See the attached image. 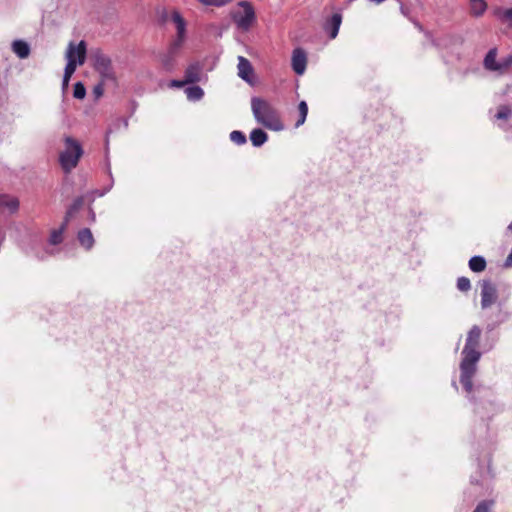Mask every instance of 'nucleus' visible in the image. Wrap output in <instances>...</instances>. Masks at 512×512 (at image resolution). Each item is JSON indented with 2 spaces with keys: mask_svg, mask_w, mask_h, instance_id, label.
I'll return each mask as SVG.
<instances>
[{
  "mask_svg": "<svg viewBox=\"0 0 512 512\" xmlns=\"http://www.w3.org/2000/svg\"><path fill=\"white\" fill-rule=\"evenodd\" d=\"M470 1V14L474 17H480L487 9L485 0H469Z\"/></svg>",
  "mask_w": 512,
  "mask_h": 512,
  "instance_id": "f3484780",
  "label": "nucleus"
},
{
  "mask_svg": "<svg viewBox=\"0 0 512 512\" xmlns=\"http://www.w3.org/2000/svg\"><path fill=\"white\" fill-rule=\"evenodd\" d=\"M83 154L79 142L71 137L65 139V150L60 154V164L65 172H70L75 168Z\"/></svg>",
  "mask_w": 512,
  "mask_h": 512,
  "instance_id": "20e7f679",
  "label": "nucleus"
},
{
  "mask_svg": "<svg viewBox=\"0 0 512 512\" xmlns=\"http://www.w3.org/2000/svg\"><path fill=\"white\" fill-rule=\"evenodd\" d=\"M400 10L403 15H405V16L408 15V9L405 6L401 5Z\"/></svg>",
  "mask_w": 512,
  "mask_h": 512,
  "instance_id": "e433bc0d",
  "label": "nucleus"
},
{
  "mask_svg": "<svg viewBox=\"0 0 512 512\" xmlns=\"http://www.w3.org/2000/svg\"><path fill=\"white\" fill-rule=\"evenodd\" d=\"M198 1L206 6L220 7V6H224V5L232 2L233 0H198Z\"/></svg>",
  "mask_w": 512,
  "mask_h": 512,
  "instance_id": "7c9ffc66",
  "label": "nucleus"
},
{
  "mask_svg": "<svg viewBox=\"0 0 512 512\" xmlns=\"http://www.w3.org/2000/svg\"><path fill=\"white\" fill-rule=\"evenodd\" d=\"M481 337V329L474 325L468 332L466 344L462 351V361L460 363V382L466 392L471 393L473 390V377L477 371V362L481 354L477 350Z\"/></svg>",
  "mask_w": 512,
  "mask_h": 512,
  "instance_id": "f257e3e1",
  "label": "nucleus"
},
{
  "mask_svg": "<svg viewBox=\"0 0 512 512\" xmlns=\"http://www.w3.org/2000/svg\"><path fill=\"white\" fill-rule=\"evenodd\" d=\"M185 93L187 95V98L191 101L200 100L204 95L203 89L199 86L187 87L185 89Z\"/></svg>",
  "mask_w": 512,
  "mask_h": 512,
  "instance_id": "412c9836",
  "label": "nucleus"
},
{
  "mask_svg": "<svg viewBox=\"0 0 512 512\" xmlns=\"http://www.w3.org/2000/svg\"><path fill=\"white\" fill-rule=\"evenodd\" d=\"M341 22H342L341 14H339V13L333 14V16L331 17V19L328 23V29H329L331 39H334L337 36Z\"/></svg>",
  "mask_w": 512,
  "mask_h": 512,
  "instance_id": "a211bd4d",
  "label": "nucleus"
},
{
  "mask_svg": "<svg viewBox=\"0 0 512 512\" xmlns=\"http://www.w3.org/2000/svg\"><path fill=\"white\" fill-rule=\"evenodd\" d=\"M19 201L16 197L9 195H1L0 196V209H6L9 212L13 213L18 210Z\"/></svg>",
  "mask_w": 512,
  "mask_h": 512,
  "instance_id": "4468645a",
  "label": "nucleus"
},
{
  "mask_svg": "<svg viewBox=\"0 0 512 512\" xmlns=\"http://www.w3.org/2000/svg\"><path fill=\"white\" fill-rule=\"evenodd\" d=\"M481 308L487 309L496 303L498 293L496 286L490 280L481 282Z\"/></svg>",
  "mask_w": 512,
  "mask_h": 512,
  "instance_id": "0eeeda50",
  "label": "nucleus"
},
{
  "mask_svg": "<svg viewBox=\"0 0 512 512\" xmlns=\"http://www.w3.org/2000/svg\"><path fill=\"white\" fill-rule=\"evenodd\" d=\"M77 65L79 64L76 62V60L67 59V64L64 70V76L71 78L77 68Z\"/></svg>",
  "mask_w": 512,
  "mask_h": 512,
  "instance_id": "cd10ccee",
  "label": "nucleus"
},
{
  "mask_svg": "<svg viewBox=\"0 0 512 512\" xmlns=\"http://www.w3.org/2000/svg\"><path fill=\"white\" fill-rule=\"evenodd\" d=\"M103 81L101 83H99L98 85H96L94 87V90H93V93L95 94L96 98H99L103 95V92H104V88H103Z\"/></svg>",
  "mask_w": 512,
  "mask_h": 512,
  "instance_id": "72a5a7b5",
  "label": "nucleus"
},
{
  "mask_svg": "<svg viewBox=\"0 0 512 512\" xmlns=\"http://www.w3.org/2000/svg\"><path fill=\"white\" fill-rule=\"evenodd\" d=\"M496 58L497 49H490L484 58L483 66L486 70L496 72L497 75H500V63L496 60Z\"/></svg>",
  "mask_w": 512,
  "mask_h": 512,
  "instance_id": "9b49d317",
  "label": "nucleus"
},
{
  "mask_svg": "<svg viewBox=\"0 0 512 512\" xmlns=\"http://www.w3.org/2000/svg\"><path fill=\"white\" fill-rule=\"evenodd\" d=\"M492 13L499 22L512 29V7H495Z\"/></svg>",
  "mask_w": 512,
  "mask_h": 512,
  "instance_id": "f8f14e48",
  "label": "nucleus"
},
{
  "mask_svg": "<svg viewBox=\"0 0 512 512\" xmlns=\"http://www.w3.org/2000/svg\"><path fill=\"white\" fill-rule=\"evenodd\" d=\"M238 76L246 81L247 83H252V76L254 73L253 67L248 59L243 56L238 57Z\"/></svg>",
  "mask_w": 512,
  "mask_h": 512,
  "instance_id": "9d476101",
  "label": "nucleus"
},
{
  "mask_svg": "<svg viewBox=\"0 0 512 512\" xmlns=\"http://www.w3.org/2000/svg\"><path fill=\"white\" fill-rule=\"evenodd\" d=\"M457 288L462 292H467L471 288L470 280L467 277H460L457 280Z\"/></svg>",
  "mask_w": 512,
  "mask_h": 512,
  "instance_id": "c756f323",
  "label": "nucleus"
},
{
  "mask_svg": "<svg viewBox=\"0 0 512 512\" xmlns=\"http://www.w3.org/2000/svg\"><path fill=\"white\" fill-rule=\"evenodd\" d=\"M83 204H84L83 197L76 198L66 213L65 221L68 222L70 217L73 215V213L77 212L82 207Z\"/></svg>",
  "mask_w": 512,
  "mask_h": 512,
  "instance_id": "b1692460",
  "label": "nucleus"
},
{
  "mask_svg": "<svg viewBox=\"0 0 512 512\" xmlns=\"http://www.w3.org/2000/svg\"><path fill=\"white\" fill-rule=\"evenodd\" d=\"M186 84L187 83L185 82V80H172L171 83H170V86L171 87H176V88H181V87H183Z\"/></svg>",
  "mask_w": 512,
  "mask_h": 512,
  "instance_id": "f704fd0d",
  "label": "nucleus"
},
{
  "mask_svg": "<svg viewBox=\"0 0 512 512\" xmlns=\"http://www.w3.org/2000/svg\"><path fill=\"white\" fill-rule=\"evenodd\" d=\"M77 65L79 64L76 62V60L67 59V64L64 70V76L71 78L77 68Z\"/></svg>",
  "mask_w": 512,
  "mask_h": 512,
  "instance_id": "bb28decb",
  "label": "nucleus"
},
{
  "mask_svg": "<svg viewBox=\"0 0 512 512\" xmlns=\"http://www.w3.org/2000/svg\"><path fill=\"white\" fill-rule=\"evenodd\" d=\"M307 57L304 50L297 48L293 51L292 54V68L294 72L298 75L304 73L306 69Z\"/></svg>",
  "mask_w": 512,
  "mask_h": 512,
  "instance_id": "1a4fd4ad",
  "label": "nucleus"
},
{
  "mask_svg": "<svg viewBox=\"0 0 512 512\" xmlns=\"http://www.w3.org/2000/svg\"><path fill=\"white\" fill-rule=\"evenodd\" d=\"M69 81H70V77L63 76V81H62L63 89L68 87Z\"/></svg>",
  "mask_w": 512,
  "mask_h": 512,
  "instance_id": "c9c22d12",
  "label": "nucleus"
},
{
  "mask_svg": "<svg viewBox=\"0 0 512 512\" xmlns=\"http://www.w3.org/2000/svg\"><path fill=\"white\" fill-rule=\"evenodd\" d=\"M238 9L232 14L233 21L243 30H248L255 20V12L252 5L247 1L238 3Z\"/></svg>",
  "mask_w": 512,
  "mask_h": 512,
  "instance_id": "423d86ee",
  "label": "nucleus"
},
{
  "mask_svg": "<svg viewBox=\"0 0 512 512\" xmlns=\"http://www.w3.org/2000/svg\"><path fill=\"white\" fill-rule=\"evenodd\" d=\"M299 110V119L296 122L295 126L300 127L302 124H304L307 114H308V106L305 101H301L298 105Z\"/></svg>",
  "mask_w": 512,
  "mask_h": 512,
  "instance_id": "5701e85b",
  "label": "nucleus"
},
{
  "mask_svg": "<svg viewBox=\"0 0 512 512\" xmlns=\"http://www.w3.org/2000/svg\"><path fill=\"white\" fill-rule=\"evenodd\" d=\"M171 20L176 26L177 34L176 38L171 43L167 54L163 55L161 58V64L163 68L167 71L172 70V68L174 67L175 55L182 47L185 41L186 33V22L179 12L174 11L171 15Z\"/></svg>",
  "mask_w": 512,
  "mask_h": 512,
  "instance_id": "7ed1b4c3",
  "label": "nucleus"
},
{
  "mask_svg": "<svg viewBox=\"0 0 512 512\" xmlns=\"http://www.w3.org/2000/svg\"><path fill=\"white\" fill-rule=\"evenodd\" d=\"M87 47L85 41H80L78 44L70 42L66 50V59H73L79 65H83L86 60Z\"/></svg>",
  "mask_w": 512,
  "mask_h": 512,
  "instance_id": "6e6552de",
  "label": "nucleus"
},
{
  "mask_svg": "<svg viewBox=\"0 0 512 512\" xmlns=\"http://www.w3.org/2000/svg\"><path fill=\"white\" fill-rule=\"evenodd\" d=\"M511 115V109L507 106H501L495 115V117L499 120H506Z\"/></svg>",
  "mask_w": 512,
  "mask_h": 512,
  "instance_id": "2f4dec72",
  "label": "nucleus"
},
{
  "mask_svg": "<svg viewBox=\"0 0 512 512\" xmlns=\"http://www.w3.org/2000/svg\"><path fill=\"white\" fill-rule=\"evenodd\" d=\"M251 108L259 124L274 131H280L284 128L277 111L266 100L258 97L252 98Z\"/></svg>",
  "mask_w": 512,
  "mask_h": 512,
  "instance_id": "f03ea898",
  "label": "nucleus"
},
{
  "mask_svg": "<svg viewBox=\"0 0 512 512\" xmlns=\"http://www.w3.org/2000/svg\"><path fill=\"white\" fill-rule=\"evenodd\" d=\"M268 139L266 132L262 129H254L250 133V140L255 147L263 145Z\"/></svg>",
  "mask_w": 512,
  "mask_h": 512,
  "instance_id": "6ab92c4d",
  "label": "nucleus"
},
{
  "mask_svg": "<svg viewBox=\"0 0 512 512\" xmlns=\"http://www.w3.org/2000/svg\"><path fill=\"white\" fill-rule=\"evenodd\" d=\"M90 218L92 221H95V213L92 210H90Z\"/></svg>",
  "mask_w": 512,
  "mask_h": 512,
  "instance_id": "4c0bfd02",
  "label": "nucleus"
},
{
  "mask_svg": "<svg viewBox=\"0 0 512 512\" xmlns=\"http://www.w3.org/2000/svg\"><path fill=\"white\" fill-rule=\"evenodd\" d=\"M78 241L80 244L86 248L91 249L94 244V237L92 235V232L89 228H84L78 232Z\"/></svg>",
  "mask_w": 512,
  "mask_h": 512,
  "instance_id": "dca6fc26",
  "label": "nucleus"
},
{
  "mask_svg": "<svg viewBox=\"0 0 512 512\" xmlns=\"http://www.w3.org/2000/svg\"><path fill=\"white\" fill-rule=\"evenodd\" d=\"M67 223L68 222H66L64 220V223L61 225V227L59 229L52 231V233L50 235V243L51 244L57 245L62 242V240H63L62 235H63L64 230L66 229Z\"/></svg>",
  "mask_w": 512,
  "mask_h": 512,
  "instance_id": "4be33fe9",
  "label": "nucleus"
},
{
  "mask_svg": "<svg viewBox=\"0 0 512 512\" xmlns=\"http://www.w3.org/2000/svg\"><path fill=\"white\" fill-rule=\"evenodd\" d=\"M500 75L505 74L512 67V55H509L499 61Z\"/></svg>",
  "mask_w": 512,
  "mask_h": 512,
  "instance_id": "a878e982",
  "label": "nucleus"
},
{
  "mask_svg": "<svg viewBox=\"0 0 512 512\" xmlns=\"http://www.w3.org/2000/svg\"><path fill=\"white\" fill-rule=\"evenodd\" d=\"M493 501L480 502L473 512H491Z\"/></svg>",
  "mask_w": 512,
  "mask_h": 512,
  "instance_id": "473e14b6",
  "label": "nucleus"
},
{
  "mask_svg": "<svg viewBox=\"0 0 512 512\" xmlns=\"http://www.w3.org/2000/svg\"><path fill=\"white\" fill-rule=\"evenodd\" d=\"M469 268L473 272H482L486 268V260L482 256H473L469 260Z\"/></svg>",
  "mask_w": 512,
  "mask_h": 512,
  "instance_id": "aec40b11",
  "label": "nucleus"
},
{
  "mask_svg": "<svg viewBox=\"0 0 512 512\" xmlns=\"http://www.w3.org/2000/svg\"><path fill=\"white\" fill-rule=\"evenodd\" d=\"M230 139L232 142H234L237 145H243L246 143V136L241 131H232L230 133Z\"/></svg>",
  "mask_w": 512,
  "mask_h": 512,
  "instance_id": "393cba45",
  "label": "nucleus"
},
{
  "mask_svg": "<svg viewBox=\"0 0 512 512\" xmlns=\"http://www.w3.org/2000/svg\"><path fill=\"white\" fill-rule=\"evenodd\" d=\"M86 95V89L81 82H77L74 85L73 96L77 99H83Z\"/></svg>",
  "mask_w": 512,
  "mask_h": 512,
  "instance_id": "c85d7f7f",
  "label": "nucleus"
},
{
  "mask_svg": "<svg viewBox=\"0 0 512 512\" xmlns=\"http://www.w3.org/2000/svg\"><path fill=\"white\" fill-rule=\"evenodd\" d=\"M508 229H509L510 231H512V222H511V223H510V225L508 226Z\"/></svg>",
  "mask_w": 512,
  "mask_h": 512,
  "instance_id": "58836bf2",
  "label": "nucleus"
},
{
  "mask_svg": "<svg viewBox=\"0 0 512 512\" xmlns=\"http://www.w3.org/2000/svg\"><path fill=\"white\" fill-rule=\"evenodd\" d=\"M91 58L94 68L101 75L103 82L116 80L112 63L108 56L97 49L92 51Z\"/></svg>",
  "mask_w": 512,
  "mask_h": 512,
  "instance_id": "39448f33",
  "label": "nucleus"
},
{
  "mask_svg": "<svg viewBox=\"0 0 512 512\" xmlns=\"http://www.w3.org/2000/svg\"><path fill=\"white\" fill-rule=\"evenodd\" d=\"M201 77V67L199 64H192L190 65L186 71L184 80L187 84H192L200 81Z\"/></svg>",
  "mask_w": 512,
  "mask_h": 512,
  "instance_id": "ddd939ff",
  "label": "nucleus"
},
{
  "mask_svg": "<svg viewBox=\"0 0 512 512\" xmlns=\"http://www.w3.org/2000/svg\"><path fill=\"white\" fill-rule=\"evenodd\" d=\"M12 51L21 59H25L30 54L29 45L22 40H15L12 43Z\"/></svg>",
  "mask_w": 512,
  "mask_h": 512,
  "instance_id": "2eb2a0df",
  "label": "nucleus"
}]
</instances>
